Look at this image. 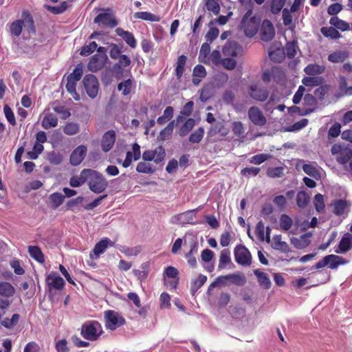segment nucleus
Listing matches in <instances>:
<instances>
[{
    "instance_id": "obj_19",
    "label": "nucleus",
    "mask_w": 352,
    "mask_h": 352,
    "mask_svg": "<svg viewBox=\"0 0 352 352\" xmlns=\"http://www.w3.org/2000/svg\"><path fill=\"white\" fill-rule=\"evenodd\" d=\"M116 34L121 37L130 47L135 49L137 47V41L133 33L124 30L121 28H116Z\"/></svg>"
},
{
    "instance_id": "obj_2",
    "label": "nucleus",
    "mask_w": 352,
    "mask_h": 352,
    "mask_svg": "<svg viewBox=\"0 0 352 352\" xmlns=\"http://www.w3.org/2000/svg\"><path fill=\"white\" fill-rule=\"evenodd\" d=\"M89 188L94 193L104 192L108 186V182L103 175L94 170L89 169Z\"/></svg>"
},
{
    "instance_id": "obj_24",
    "label": "nucleus",
    "mask_w": 352,
    "mask_h": 352,
    "mask_svg": "<svg viewBox=\"0 0 352 352\" xmlns=\"http://www.w3.org/2000/svg\"><path fill=\"white\" fill-rule=\"evenodd\" d=\"M240 51V46L235 42L226 43L222 49V52L225 56L236 57Z\"/></svg>"
},
{
    "instance_id": "obj_43",
    "label": "nucleus",
    "mask_w": 352,
    "mask_h": 352,
    "mask_svg": "<svg viewBox=\"0 0 352 352\" xmlns=\"http://www.w3.org/2000/svg\"><path fill=\"white\" fill-rule=\"evenodd\" d=\"M329 23L336 28L340 29L342 31H346L349 30V23L340 19L338 16H332L330 19Z\"/></svg>"
},
{
    "instance_id": "obj_5",
    "label": "nucleus",
    "mask_w": 352,
    "mask_h": 352,
    "mask_svg": "<svg viewBox=\"0 0 352 352\" xmlns=\"http://www.w3.org/2000/svg\"><path fill=\"white\" fill-rule=\"evenodd\" d=\"M82 82L87 95L91 98H95L99 87L97 78L93 74H87L84 77Z\"/></svg>"
},
{
    "instance_id": "obj_27",
    "label": "nucleus",
    "mask_w": 352,
    "mask_h": 352,
    "mask_svg": "<svg viewBox=\"0 0 352 352\" xmlns=\"http://www.w3.org/2000/svg\"><path fill=\"white\" fill-rule=\"evenodd\" d=\"M89 169H84L81 171L78 177H72L69 179V185L74 188L82 185L89 178Z\"/></svg>"
},
{
    "instance_id": "obj_15",
    "label": "nucleus",
    "mask_w": 352,
    "mask_h": 352,
    "mask_svg": "<svg viewBox=\"0 0 352 352\" xmlns=\"http://www.w3.org/2000/svg\"><path fill=\"white\" fill-rule=\"evenodd\" d=\"M249 94L254 100L263 102L268 98L269 92L265 88L252 85L249 87Z\"/></svg>"
},
{
    "instance_id": "obj_33",
    "label": "nucleus",
    "mask_w": 352,
    "mask_h": 352,
    "mask_svg": "<svg viewBox=\"0 0 352 352\" xmlns=\"http://www.w3.org/2000/svg\"><path fill=\"white\" fill-rule=\"evenodd\" d=\"M117 60L118 61L113 65V69L115 72L118 70L120 73L131 63L130 57L125 54H122Z\"/></svg>"
},
{
    "instance_id": "obj_25",
    "label": "nucleus",
    "mask_w": 352,
    "mask_h": 352,
    "mask_svg": "<svg viewBox=\"0 0 352 352\" xmlns=\"http://www.w3.org/2000/svg\"><path fill=\"white\" fill-rule=\"evenodd\" d=\"M349 53L346 50H338L329 54L328 60L333 63H343L349 58Z\"/></svg>"
},
{
    "instance_id": "obj_23",
    "label": "nucleus",
    "mask_w": 352,
    "mask_h": 352,
    "mask_svg": "<svg viewBox=\"0 0 352 352\" xmlns=\"http://www.w3.org/2000/svg\"><path fill=\"white\" fill-rule=\"evenodd\" d=\"M136 87L135 81L133 79L129 78L124 81L120 82L118 85V89L122 91L124 96L129 95L131 91L135 89Z\"/></svg>"
},
{
    "instance_id": "obj_57",
    "label": "nucleus",
    "mask_w": 352,
    "mask_h": 352,
    "mask_svg": "<svg viewBox=\"0 0 352 352\" xmlns=\"http://www.w3.org/2000/svg\"><path fill=\"white\" fill-rule=\"evenodd\" d=\"M82 66L81 65H78L73 72L67 76V80H71L74 82H78L80 80L82 76Z\"/></svg>"
},
{
    "instance_id": "obj_31",
    "label": "nucleus",
    "mask_w": 352,
    "mask_h": 352,
    "mask_svg": "<svg viewBox=\"0 0 352 352\" xmlns=\"http://www.w3.org/2000/svg\"><path fill=\"white\" fill-rule=\"evenodd\" d=\"M222 58L221 53L218 50H213L206 59H201V62L206 65H213L215 66L221 65Z\"/></svg>"
},
{
    "instance_id": "obj_7",
    "label": "nucleus",
    "mask_w": 352,
    "mask_h": 352,
    "mask_svg": "<svg viewBox=\"0 0 352 352\" xmlns=\"http://www.w3.org/2000/svg\"><path fill=\"white\" fill-rule=\"evenodd\" d=\"M165 150L160 146L154 150H146L142 154V159L144 161H154L156 164L162 162L165 157Z\"/></svg>"
},
{
    "instance_id": "obj_35",
    "label": "nucleus",
    "mask_w": 352,
    "mask_h": 352,
    "mask_svg": "<svg viewBox=\"0 0 352 352\" xmlns=\"http://www.w3.org/2000/svg\"><path fill=\"white\" fill-rule=\"evenodd\" d=\"M328 265L331 270L337 269L339 265L346 263V261L341 256L329 254L327 256Z\"/></svg>"
},
{
    "instance_id": "obj_34",
    "label": "nucleus",
    "mask_w": 352,
    "mask_h": 352,
    "mask_svg": "<svg viewBox=\"0 0 352 352\" xmlns=\"http://www.w3.org/2000/svg\"><path fill=\"white\" fill-rule=\"evenodd\" d=\"M28 253L30 256L40 263L45 261L44 254L41 248L36 245H30L28 247Z\"/></svg>"
},
{
    "instance_id": "obj_13",
    "label": "nucleus",
    "mask_w": 352,
    "mask_h": 352,
    "mask_svg": "<svg viewBox=\"0 0 352 352\" xmlns=\"http://www.w3.org/2000/svg\"><path fill=\"white\" fill-rule=\"evenodd\" d=\"M275 35V30L272 23L268 20L265 19L261 25V38L263 41H270L272 40Z\"/></svg>"
},
{
    "instance_id": "obj_12",
    "label": "nucleus",
    "mask_w": 352,
    "mask_h": 352,
    "mask_svg": "<svg viewBox=\"0 0 352 352\" xmlns=\"http://www.w3.org/2000/svg\"><path fill=\"white\" fill-rule=\"evenodd\" d=\"M113 243L107 237L102 239L98 242L92 252L90 253V257L93 259H97L103 254L109 246H113Z\"/></svg>"
},
{
    "instance_id": "obj_18",
    "label": "nucleus",
    "mask_w": 352,
    "mask_h": 352,
    "mask_svg": "<svg viewBox=\"0 0 352 352\" xmlns=\"http://www.w3.org/2000/svg\"><path fill=\"white\" fill-rule=\"evenodd\" d=\"M96 23H101L110 28H114L118 25L116 18L110 12L99 14L94 19Z\"/></svg>"
},
{
    "instance_id": "obj_36",
    "label": "nucleus",
    "mask_w": 352,
    "mask_h": 352,
    "mask_svg": "<svg viewBox=\"0 0 352 352\" xmlns=\"http://www.w3.org/2000/svg\"><path fill=\"white\" fill-rule=\"evenodd\" d=\"M175 126V121H170L168 125L160 131L158 139L161 141L168 140L172 135Z\"/></svg>"
},
{
    "instance_id": "obj_61",
    "label": "nucleus",
    "mask_w": 352,
    "mask_h": 352,
    "mask_svg": "<svg viewBox=\"0 0 352 352\" xmlns=\"http://www.w3.org/2000/svg\"><path fill=\"white\" fill-rule=\"evenodd\" d=\"M347 82L346 79L344 76H340L339 77V88L343 94L351 96L352 95V87H346Z\"/></svg>"
},
{
    "instance_id": "obj_8",
    "label": "nucleus",
    "mask_w": 352,
    "mask_h": 352,
    "mask_svg": "<svg viewBox=\"0 0 352 352\" xmlns=\"http://www.w3.org/2000/svg\"><path fill=\"white\" fill-rule=\"evenodd\" d=\"M230 280L232 282L236 285H243L246 283L245 277L243 275L238 274H232L226 276H218L215 281L210 284L208 290L210 288L215 287L217 284L223 283V280Z\"/></svg>"
},
{
    "instance_id": "obj_9",
    "label": "nucleus",
    "mask_w": 352,
    "mask_h": 352,
    "mask_svg": "<svg viewBox=\"0 0 352 352\" xmlns=\"http://www.w3.org/2000/svg\"><path fill=\"white\" fill-rule=\"evenodd\" d=\"M46 284L49 290H60L65 285V281L56 272H51L46 276Z\"/></svg>"
},
{
    "instance_id": "obj_50",
    "label": "nucleus",
    "mask_w": 352,
    "mask_h": 352,
    "mask_svg": "<svg viewBox=\"0 0 352 352\" xmlns=\"http://www.w3.org/2000/svg\"><path fill=\"white\" fill-rule=\"evenodd\" d=\"M205 6L206 9L214 15L219 14L221 8L218 0H206Z\"/></svg>"
},
{
    "instance_id": "obj_45",
    "label": "nucleus",
    "mask_w": 352,
    "mask_h": 352,
    "mask_svg": "<svg viewBox=\"0 0 352 352\" xmlns=\"http://www.w3.org/2000/svg\"><path fill=\"white\" fill-rule=\"evenodd\" d=\"M45 8L54 14H59L63 13L68 8L67 1H63L59 6H52L45 5Z\"/></svg>"
},
{
    "instance_id": "obj_52",
    "label": "nucleus",
    "mask_w": 352,
    "mask_h": 352,
    "mask_svg": "<svg viewBox=\"0 0 352 352\" xmlns=\"http://www.w3.org/2000/svg\"><path fill=\"white\" fill-rule=\"evenodd\" d=\"M136 19H140L145 21L157 22L160 21V18L152 13L148 12H139L135 14Z\"/></svg>"
},
{
    "instance_id": "obj_64",
    "label": "nucleus",
    "mask_w": 352,
    "mask_h": 352,
    "mask_svg": "<svg viewBox=\"0 0 352 352\" xmlns=\"http://www.w3.org/2000/svg\"><path fill=\"white\" fill-rule=\"evenodd\" d=\"M283 167H270L267 170V175L272 178L280 177L283 174Z\"/></svg>"
},
{
    "instance_id": "obj_20",
    "label": "nucleus",
    "mask_w": 352,
    "mask_h": 352,
    "mask_svg": "<svg viewBox=\"0 0 352 352\" xmlns=\"http://www.w3.org/2000/svg\"><path fill=\"white\" fill-rule=\"evenodd\" d=\"M255 232L260 241H263L265 240L267 243L270 241L271 229L268 226L265 228L262 221L257 223Z\"/></svg>"
},
{
    "instance_id": "obj_16",
    "label": "nucleus",
    "mask_w": 352,
    "mask_h": 352,
    "mask_svg": "<svg viewBox=\"0 0 352 352\" xmlns=\"http://www.w3.org/2000/svg\"><path fill=\"white\" fill-rule=\"evenodd\" d=\"M116 141V132L113 130L107 131L102 136L101 141L102 150L107 153L109 151Z\"/></svg>"
},
{
    "instance_id": "obj_3",
    "label": "nucleus",
    "mask_w": 352,
    "mask_h": 352,
    "mask_svg": "<svg viewBox=\"0 0 352 352\" xmlns=\"http://www.w3.org/2000/svg\"><path fill=\"white\" fill-rule=\"evenodd\" d=\"M105 327L107 329L115 330L124 325L126 322L124 317L113 310H107L104 312Z\"/></svg>"
},
{
    "instance_id": "obj_49",
    "label": "nucleus",
    "mask_w": 352,
    "mask_h": 352,
    "mask_svg": "<svg viewBox=\"0 0 352 352\" xmlns=\"http://www.w3.org/2000/svg\"><path fill=\"white\" fill-rule=\"evenodd\" d=\"M293 225V220L292 218L286 214H283L280 217V227L284 231L289 230Z\"/></svg>"
},
{
    "instance_id": "obj_28",
    "label": "nucleus",
    "mask_w": 352,
    "mask_h": 352,
    "mask_svg": "<svg viewBox=\"0 0 352 352\" xmlns=\"http://www.w3.org/2000/svg\"><path fill=\"white\" fill-rule=\"evenodd\" d=\"M192 82L195 85H199L201 80L206 76V71L205 67L201 65H196L192 72Z\"/></svg>"
},
{
    "instance_id": "obj_37",
    "label": "nucleus",
    "mask_w": 352,
    "mask_h": 352,
    "mask_svg": "<svg viewBox=\"0 0 352 352\" xmlns=\"http://www.w3.org/2000/svg\"><path fill=\"white\" fill-rule=\"evenodd\" d=\"M186 60L187 57L185 55H180L177 58L175 72L178 80L181 79L184 74Z\"/></svg>"
},
{
    "instance_id": "obj_47",
    "label": "nucleus",
    "mask_w": 352,
    "mask_h": 352,
    "mask_svg": "<svg viewBox=\"0 0 352 352\" xmlns=\"http://www.w3.org/2000/svg\"><path fill=\"white\" fill-rule=\"evenodd\" d=\"M321 33L325 37H329L332 39H337L340 37V32L333 27H324L321 28Z\"/></svg>"
},
{
    "instance_id": "obj_14",
    "label": "nucleus",
    "mask_w": 352,
    "mask_h": 352,
    "mask_svg": "<svg viewBox=\"0 0 352 352\" xmlns=\"http://www.w3.org/2000/svg\"><path fill=\"white\" fill-rule=\"evenodd\" d=\"M87 152V148L85 145H80L77 146L70 155V164L72 166L79 165L84 160Z\"/></svg>"
},
{
    "instance_id": "obj_58",
    "label": "nucleus",
    "mask_w": 352,
    "mask_h": 352,
    "mask_svg": "<svg viewBox=\"0 0 352 352\" xmlns=\"http://www.w3.org/2000/svg\"><path fill=\"white\" fill-rule=\"evenodd\" d=\"M204 135V129L203 127L198 128L195 131L192 133L189 137V141L192 143H199L202 140Z\"/></svg>"
},
{
    "instance_id": "obj_56",
    "label": "nucleus",
    "mask_w": 352,
    "mask_h": 352,
    "mask_svg": "<svg viewBox=\"0 0 352 352\" xmlns=\"http://www.w3.org/2000/svg\"><path fill=\"white\" fill-rule=\"evenodd\" d=\"M297 45L295 42L287 43L285 47V53L289 58H293L297 53Z\"/></svg>"
},
{
    "instance_id": "obj_30",
    "label": "nucleus",
    "mask_w": 352,
    "mask_h": 352,
    "mask_svg": "<svg viewBox=\"0 0 352 352\" xmlns=\"http://www.w3.org/2000/svg\"><path fill=\"white\" fill-rule=\"evenodd\" d=\"M333 206V213L337 216L343 215L349 206L348 202L343 199H336L331 204Z\"/></svg>"
},
{
    "instance_id": "obj_44",
    "label": "nucleus",
    "mask_w": 352,
    "mask_h": 352,
    "mask_svg": "<svg viewBox=\"0 0 352 352\" xmlns=\"http://www.w3.org/2000/svg\"><path fill=\"white\" fill-rule=\"evenodd\" d=\"M45 8L54 14H59L63 13L68 8L67 1H63L59 6H52L45 5Z\"/></svg>"
},
{
    "instance_id": "obj_6",
    "label": "nucleus",
    "mask_w": 352,
    "mask_h": 352,
    "mask_svg": "<svg viewBox=\"0 0 352 352\" xmlns=\"http://www.w3.org/2000/svg\"><path fill=\"white\" fill-rule=\"evenodd\" d=\"M248 116L251 122L255 126H263L267 123L266 118L257 107H251L248 109Z\"/></svg>"
},
{
    "instance_id": "obj_60",
    "label": "nucleus",
    "mask_w": 352,
    "mask_h": 352,
    "mask_svg": "<svg viewBox=\"0 0 352 352\" xmlns=\"http://www.w3.org/2000/svg\"><path fill=\"white\" fill-rule=\"evenodd\" d=\"M66 89L72 96L74 99L76 101L80 100V96L78 94L76 90V82L71 80H67Z\"/></svg>"
},
{
    "instance_id": "obj_39",
    "label": "nucleus",
    "mask_w": 352,
    "mask_h": 352,
    "mask_svg": "<svg viewBox=\"0 0 352 352\" xmlns=\"http://www.w3.org/2000/svg\"><path fill=\"white\" fill-rule=\"evenodd\" d=\"M230 263V252L228 249H223V250H221L220 254L218 268L219 270L224 269Z\"/></svg>"
},
{
    "instance_id": "obj_29",
    "label": "nucleus",
    "mask_w": 352,
    "mask_h": 352,
    "mask_svg": "<svg viewBox=\"0 0 352 352\" xmlns=\"http://www.w3.org/2000/svg\"><path fill=\"white\" fill-rule=\"evenodd\" d=\"M254 274L256 276L258 282L261 287L265 289L270 288L272 283L266 273L257 269L254 270Z\"/></svg>"
},
{
    "instance_id": "obj_26",
    "label": "nucleus",
    "mask_w": 352,
    "mask_h": 352,
    "mask_svg": "<svg viewBox=\"0 0 352 352\" xmlns=\"http://www.w3.org/2000/svg\"><path fill=\"white\" fill-rule=\"evenodd\" d=\"M310 236H311V234L306 233V234H302L299 238L293 237L291 239V243L297 249H303L309 245Z\"/></svg>"
},
{
    "instance_id": "obj_48",
    "label": "nucleus",
    "mask_w": 352,
    "mask_h": 352,
    "mask_svg": "<svg viewBox=\"0 0 352 352\" xmlns=\"http://www.w3.org/2000/svg\"><path fill=\"white\" fill-rule=\"evenodd\" d=\"M207 277L205 275L199 274L196 279L192 281L191 292L194 294L206 283Z\"/></svg>"
},
{
    "instance_id": "obj_4",
    "label": "nucleus",
    "mask_w": 352,
    "mask_h": 352,
    "mask_svg": "<svg viewBox=\"0 0 352 352\" xmlns=\"http://www.w3.org/2000/svg\"><path fill=\"white\" fill-rule=\"evenodd\" d=\"M235 261L243 266H250L252 263V256L244 245H236L234 248Z\"/></svg>"
},
{
    "instance_id": "obj_11",
    "label": "nucleus",
    "mask_w": 352,
    "mask_h": 352,
    "mask_svg": "<svg viewBox=\"0 0 352 352\" xmlns=\"http://www.w3.org/2000/svg\"><path fill=\"white\" fill-rule=\"evenodd\" d=\"M107 60L106 54H96L90 59L87 68L92 72H96L103 68Z\"/></svg>"
},
{
    "instance_id": "obj_51",
    "label": "nucleus",
    "mask_w": 352,
    "mask_h": 352,
    "mask_svg": "<svg viewBox=\"0 0 352 352\" xmlns=\"http://www.w3.org/2000/svg\"><path fill=\"white\" fill-rule=\"evenodd\" d=\"M302 170L307 175L315 179H319L320 177V171L312 164H304L302 166Z\"/></svg>"
},
{
    "instance_id": "obj_17",
    "label": "nucleus",
    "mask_w": 352,
    "mask_h": 352,
    "mask_svg": "<svg viewBox=\"0 0 352 352\" xmlns=\"http://www.w3.org/2000/svg\"><path fill=\"white\" fill-rule=\"evenodd\" d=\"M304 111L300 113V116H307L314 111L316 109V99L310 94H307L303 98Z\"/></svg>"
},
{
    "instance_id": "obj_59",
    "label": "nucleus",
    "mask_w": 352,
    "mask_h": 352,
    "mask_svg": "<svg viewBox=\"0 0 352 352\" xmlns=\"http://www.w3.org/2000/svg\"><path fill=\"white\" fill-rule=\"evenodd\" d=\"M314 205L318 212H322L324 209V196L320 193L315 195Z\"/></svg>"
},
{
    "instance_id": "obj_53",
    "label": "nucleus",
    "mask_w": 352,
    "mask_h": 352,
    "mask_svg": "<svg viewBox=\"0 0 352 352\" xmlns=\"http://www.w3.org/2000/svg\"><path fill=\"white\" fill-rule=\"evenodd\" d=\"M14 292L13 286L7 282L0 283V295L3 296H11Z\"/></svg>"
},
{
    "instance_id": "obj_55",
    "label": "nucleus",
    "mask_w": 352,
    "mask_h": 352,
    "mask_svg": "<svg viewBox=\"0 0 352 352\" xmlns=\"http://www.w3.org/2000/svg\"><path fill=\"white\" fill-rule=\"evenodd\" d=\"M322 80V78L320 77L307 76L302 78V82L306 87H314L319 85Z\"/></svg>"
},
{
    "instance_id": "obj_41",
    "label": "nucleus",
    "mask_w": 352,
    "mask_h": 352,
    "mask_svg": "<svg viewBox=\"0 0 352 352\" xmlns=\"http://www.w3.org/2000/svg\"><path fill=\"white\" fill-rule=\"evenodd\" d=\"M309 196L305 191H300L296 195V204L300 208H305L309 202Z\"/></svg>"
},
{
    "instance_id": "obj_32",
    "label": "nucleus",
    "mask_w": 352,
    "mask_h": 352,
    "mask_svg": "<svg viewBox=\"0 0 352 352\" xmlns=\"http://www.w3.org/2000/svg\"><path fill=\"white\" fill-rule=\"evenodd\" d=\"M58 120L56 116L52 113H47L42 120L41 125L45 129H49L56 127L58 125Z\"/></svg>"
},
{
    "instance_id": "obj_21",
    "label": "nucleus",
    "mask_w": 352,
    "mask_h": 352,
    "mask_svg": "<svg viewBox=\"0 0 352 352\" xmlns=\"http://www.w3.org/2000/svg\"><path fill=\"white\" fill-rule=\"evenodd\" d=\"M244 27L245 34L247 36L252 37L256 34L258 30L259 23L256 19L253 16L251 17L248 21L243 23Z\"/></svg>"
},
{
    "instance_id": "obj_46",
    "label": "nucleus",
    "mask_w": 352,
    "mask_h": 352,
    "mask_svg": "<svg viewBox=\"0 0 352 352\" xmlns=\"http://www.w3.org/2000/svg\"><path fill=\"white\" fill-rule=\"evenodd\" d=\"M195 124V120L193 118H188L184 124L180 127L179 130V134L180 136L184 137L187 135L194 127Z\"/></svg>"
},
{
    "instance_id": "obj_1",
    "label": "nucleus",
    "mask_w": 352,
    "mask_h": 352,
    "mask_svg": "<svg viewBox=\"0 0 352 352\" xmlns=\"http://www.w3.org/2000/svg\"><path fill=\"white\" fill-rule=\"evenodd\" d=\"M102 333V325L96 320L86 321L81 326L80 335L87 340L96 341Z\"/></svg>"
},
{
    "instance_id": "obj_38",
    "label": "nucleus",
    "mask_w": 352,
    "mask_h": 352,
    "mask_svg": "<svg viewBox=\"0 0 352 352\" xmlns=\"http://www.w3.org/2000/svg\"><path fill=\"white\" fill-rule=\"evenodd\" d=\"M325 67L318 64H309L305 67L304 72L309 76H315L322 74Z\"/></svg>"
},
{
    "instance_id": "obj_42",
    "label": "nucleus",
    "mask_w": 352,
    "mask_h": 352,
    "mask_svg": "<svg viewBox=\"0 0 352 352\" xmlns=\"http://www.w3.org/2000/svg\"><path fill=\"white\" fill-rule=\"evenodd\" d=\"M232 132L239 138H245V128L243 124L240 121H235L232 123ZM243 142V140H241Z\"/></svg>"
},
{
    "instance_id": "obj_62",
    "label": "nucleus",
    "mask_w": 352,
    "mask_h": 352,
    "mask_svg": "<svg viewBox=\"0 0 352 352\" xmlns=\"http://www.w3.org/2000/svg\"><path fill=\"white\" fill-rule=\"evenodd\" d=\"M22 17H23V20L25 21V22L28 25V30L30 32H35L36 29H35V26H34V22L33 17L32 16L30 13L27 10L23 11L22 12Z\"/></svg>"
},
{
    "instance_id": "obj_22",
    "label": "nucleus",
    "mask_w": 352,
    "mask_h": 352,
    "mask_svg": "<svg viewBox=\"0 0 352 352\" xmlns=\"http://www.w3.org/2000/svg\"><path fill=\"white\" fill-rule=\"evenodd\" d=\"M352 248V234L350 233L344 234L338 245V249L336 250L338 254H342L347 252Z\"/></svg>"
},
{
    "instance_id": "obj_63",
    "label": "nucleus",
    "mask_w": 352,
    "mask_h": 352,
    "mask_svg": "<svg viewBox=\"0 0 352 352\" xmlns=\"http://www.w3.org/2000/svg\"><path fill=\"white\" fill-rule=\"evenodd\" d=\"M136 170L138 173L145 174H152L155 172V169L153 168L149 164L144 162H141L138 164Z\"/></svg>"
},
{
    "instance_id": "obj_54",
    "label": "nucleus",
    "mask_w": 352,
    "mask_h": 352,
    "mask_svg": "<svg viewBox=\"0 0 352 352\" xmlns=\"http://www.w3.org/2000/svg\"><path fill=\"white\" fill-rule=\"evenodd\" d=\"M63 132L67 135H74L79 132V124L76 122H67L63 127Z\"/></svg>"
},
{
    "instance_id": "obj_10",
    "label": "nucleus",
    "mask_w": 352,
    "mask_h": 352,
    "mask_svg": "<svg viewBox=\"0 0 352 352\" xmlns=\"http://www.w3.org/2000/svg\"><path fill=\"white\" fill-rule=\"evenodd\" d=\"M195 212L196 210H188L186 212L176 214L172 217L171 222L173 223H177L181 225L194 224Z\"/></svg>"
},
{
    "instance_id": "obj_40",
    "label": "nucleus",
    "mask_w": 352,
    "mask_h": 352,
    "mask_svg": "<svg viewBox=\"0 0 352 352\" xmlns=\"http://www.w3.org/2000/svg\"><path fill=\"white\" fill-rule=\"evenodd\" d=\"M23 20L18 19L13 21L10 25V34L18 37L21 34L23 30Z\"/></svg>"
}]
</instances>
